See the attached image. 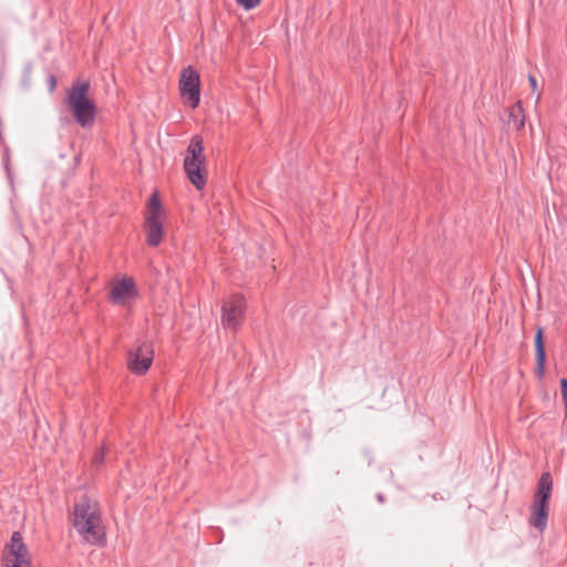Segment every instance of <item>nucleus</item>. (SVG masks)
I'll list each match as a JSON object with an SVG mask.
<instances>
[{"label": "nucleus", "instance_id": "f257e3e1", "mask_svg": "<svg viewBox=\"0 0 567 567\" xmlns=\"http://www.w3.org/2000/svg\"><path fill=\"white\" fill-rule=\"evenodd\" d=\"M74 528L79 535L92 545H102L105 542L100 508L96 503L83 496L74 505Z\"/></svg>", "mask_w": 567, "mask_h": 567}, {"label": "nucleus", "instance_id": "f03ea898", "mask_svg": "<svg viewBox=\"0 0 567 567\" xmlns=\"http://www.w3.org/2000/svg\"><path fill=\"white\" fill-rule=\"evenodd\" d=\"M90 84L86 81L75 83L68 93L66 103L76 123L90 127L95 118V105L89 100Z\"/></svg>", "mask_w": 567, "mask_h": 567}, {"label": "nucleus", "instance_id": "7ed1b4c3", "mask_svg": "<svg viewBox=\"0 0 567 567\" xmlns=\"http://www.w3.org/2000/svg\"><path fill=\"white\" fill-rule=\"evenodd\" d=\"M204 141L202 136L194 135L187 146L186 156L184 158V171L189 182L196 189L200 190L205 187L206 179L203 175L205 164Z\"/></svg>", "mask_w": 567, "mask_h": 567}, {"label": "nucleus", "instance_id": "20e7f679", "mask_svg": "<svg viewBox=\"0 0 567 567\" xmlns=\"http://www.w3.org/2000/svg\"><path fill=\"white\" fill-rule=\"evenodd\" d=\"M162 204L158 194L155 192L152 194L147 204L146 215V234L147 244L156 247L161 244L163 238V220H162Z\"/></svg>", "mask_w": 567, "mask_h": 567}, {"label": "nucleus", "instance_id": "39448f33", "mask_svg": "<svg viewBox=\"0 0 567 567\" xmlns=\"http://www.w3.org/2000/svg\"><path fill=\"white\" fill-rule=\"evenodd\" d=\"M4 567H31L30 554L21 533L14 532L4 553Z\"/></svg>", "mask_w": 567, "mask_h": 567}, {"label": "nucleus", "instance_id": "423d86ee", "mask_svg": "<svg viewBox=\"0 0 567 567\" xmlns=\"http://www.w3.org/2000/svg\"><path fill=\"white\" fill-rule=\"evenodd\" d=\"M181 95L187 100L192 107H196L200 101L199 73L190 65L183 69L179 76Z\"/></svg>", "mask_w": 567, "mask_h": 567}, {"label": "nucleus", "instance_id": "0eeeda50", "mask_svg": "<svg viewBox=\"0 0 567 567\" xmlns=\"http://www.w3.org/2000/svg\"><path fill=\"white\" fill-rule=\"evenodd\" d=\"M245 299L233 296L221 307V324L224 328L235 330L241 323L245 313Z\"/></svg>", "mask_w": 567, "mask_h": 567}, {"label": "nucleus", "instance_id": "6e6552de", "mask_svg": "<svg viewBox=\"0 0 567 567\" xmlns=\"http://www.w3.org/2000/svg\"><path fill=\"white\" fill-rule=\"evenodd\" d=\"M153 355L152 344L146 341L140 342L128 353L127 364L130 370L136 374L145 373L152 364Z\"/></svg>", "mask_w": 567, "mask_h": 567}, {"label": "nucleus", "instance_id": "1a4fd4ad", "mask_svg": "<svg viewBox=\"0 0 567 567\" xmlns=\"http://www.w3.org/2000/svg\"><path fill=\"white\" fill-rule=\"evenodd\" d=\"M137 295L135 285L132 279H122L111 289V298L115 303H124L126 300Z\"/></svg>", "mask_w": 567, "mask_h": 567}, {"label": "nucleus", "instance_id": "9d476101", "mask_svg": "<svg viewBox=\"0 0 567 567\" xmlns=\"http://www.w3.org/2000/svg\"><path fill=\"white\" fill-rule=\"evenodd\" d=\"M547 504L534 501L532 506L530 524L543 532L547 526Z\"/></svg>", "mask_w": 567, "mask_h": 567}, {"label": "nucleus", "instance_id": "9b49d317", "mask_svg": "<svg viewBox=\"0 0 567 567\" xmlns=\"http://www.w3.org/2000/svg\"><path fill=\"white\" fill-rule=\"evenodd\" d=\"M536 374L543 378L545 370L546 353L543 340V329L538 328L535 334Z\"/></svg>", "mask_w": 567, "mask_h": 567}, {"label": "nucleus", "instance_id": "f8f14e48", "mask_svg": "<svg viewBox=\"0 0 567 567\" xmlns=\"http://www.w3.org/2000/svg\"><path fill=\"white\" fill-rule=\"evenodd\" d=\"M553 481L549 473H544L538 482V492L535 495L536 502L546 503L548 502L551 494Z\"/></svg>", "mask_w": 567, "mask_h": 567}, {"label": "nucleus", "instance_id": "ddd939ff", "mask_svg": "<svg viewBox=\"0 0 567 567\" xmlns=\"http://www.w3.org/2000/svg\"><path fill=\"white\" fill-rule=\"evenodd\" d=\"M507 124L511 128L520 130L525 124V114L520 103H516L508 109Z\"/></svg>", "mask_w": 567, "mask_h": 567}, {"label": "nucleus", "instance_id": "4468645a", "mask_svg": "<svg viewBox=\"0 0 567 567\" xmlns=\"http://www.w3.org/2000/svg\"><path fill=\"white\" fill-rule=\"evenodd\" d=\"M245 10H250L260 3V0H236Z\"/></svg>", "mask_w": 567, "mask_h": 567}, {"label": "nucleus", "instance_id": "2eb2a0df", "mask_svg": "<svg viewBox=\"0 0 567 567\" xmlns=\"http://www.w3.org/2000/svg\"><path fill=\"white\" fill-rule=\"evenodd\" d=\"M560 386H561V395L565 403V406L567 408V380L561 379L560 380Z\"/></svg>", "mask_w": 567, "mask_h": 567}, {"label": "nucleus", "instance_id": "dca6fc26", "mask_svg": "<svg viewBox=\"0 0 567 567\" xmlns=\"http://www.w3.org/2000/svg\"><path fill=\"white\" fill-rule=\"evenodd\" d=\"M528 82L530 84L532 91L535 92L537 90V80L534 75H528Z\"/></svg>", "mask_w": 567, "mask_h": 567}, {"label": "nucleus", "instance_id": "f3484780", "mask_svg": "<svg viewBox=\"0 0 567 567\" xmlns=\"http://www.w3.org/2000/svg\"><path fill=\"white\" fill-rule=\"evenodd\" d=\"M49 85H50V91H53L55 89L56 80L53 75L49 76Z\"/></svg>", "mask_w": 567, "mask_h": 567}, {"label": "nucleus", "instance_id": "a211bd4d", "mask_svg": "<svg viewBox=\"0 0 567 567\" xmlns=\"http://www.w3.org/2000/svg\"><path fill=\"white\" fill-rule=\"evenodd\" d=\"M103 457H104V453H103V452H101V453H99V454H96V455L94 456V460H93V461H94V463H95V464H99V463H101V462L103 461Z\"/></svg>", "mask_w": 567, "mask_h": 567}, {"label": "nucleus", "instance_id": "6ab92c4d", "mask_svg": "<svg viewBox=\"0 0 567 567\" xmlns=\"http://www.w3.org/2000/svg\"><path fill=\"white\" fill-rule=\"evenodd\" d=\"M378 501H379L380 503H383V502H384V497H383V495H382V494H378Z\"/></svg>", "mask_w": 567, "mask_h": 567}, {"label": "nucleus", "instance_id": "aec40b11", "mask_svg": "<svg viewBox=\"0 0 567 567\" xmlns=\"http://www.w3.org/2000/svg\"><path fill=\"white\" fill-rule=\"evenodd\" d=\"M566 419H567V406H566Z\"/></svg>", "mask_w": 567, "mask_h": 567}]
</instances>
